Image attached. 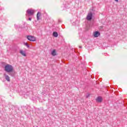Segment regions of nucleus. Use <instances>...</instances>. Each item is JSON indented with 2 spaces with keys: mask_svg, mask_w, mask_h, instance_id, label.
I'll use <instances>...</instances> for the list:
<instances>
[{
  "mask_svg": "<svg viewBox=\"0 0 127 127\" xmlns=\"http://www.w3.org/2000/svg\"><path fill=\"white\" fill-rule=\"evenodd\" d=\"M4 71L7 73H11L13 71V67L10 64H6L4 66Z\"/></svg>",
  "mask_w": 127,
  "mask_h": 127,
  "instance_id": "obj_1",
  "label": "nucleus"
},
{
  "mask_svg": "<svg viewBox=\"0 0 127 127\" xmlns=\"http://www.w3.org/2000/svg\"><path fill=\"white\" fill-rule=\"evenodd\" d=\"M34 12H35V11L32 9H28L26 11V16H30L31 15H33L34 14Z\"/></svg>",
  "mask_w": 127,
  "mask_h": 127,
  "instance_id": "obj_2",
  "label": "nucleus"
},
{
  "mask_svg": "<svg viewBox=\"0 0 127 127\" xmlns=\"http://www.w3.org/2000/svg\"><path fill=\"white\" fill-rule=\"evenodd\" d=\"M93 18V13L92 12H90L88 13V15L86 17V19L87 20H92V19Z\"/></svg>",
  "mask_w": 127,
  "mask_h": 127,
  "instance_id": "obj_3",
  "label": "nucleus"
},
{
  "mask_svg": "<svg viewBox=\"0 0 127 127\" xmlns=\"http://www.w3.org/2000/svg\"><path fill=\"white\" fill-rule=\"evenodd\" d=\"M27 38L29 41H35L36 40L35 37L32 36H27Z\"/></svg>",
  "mask_w": 127,
  "mask_h": 127,
  "instance_id": "obj_4",
  "label": "nucleus"
},
{
  "mask_svg": "<svg viewBox=\"0 0 127 127\" xmlns=\"http://www.w3.org/2000/svg\"><path fill=\"white\" fill-rule=\"evenodd\" d=\"M4 76L5 80H6L7 82H10V78L9 77V76L6 75L5 73L4 74Z\"/></svg>",
  "mask_w": 127,
  "mask_h": 127,
  "instance_id": "obj_5",
  "label": "nucleus"
},
{
  "mask_svg": "<svg viewBox=\"0 0 127 127\" xmlns=\"http://www.w3.org/2000/svg\"><path fill=\"white\" fill-rule=\"evenodd\" d=\"M94 37H99L100 36V32L98 31H96L93 33Z\"/></svg>",
  "mask_w": 127,
  "mask_h": 127,
  "instance_id": "obj_6",
  "label": "nucleus"
},
{
  "mask_svg": "<svg viewBox=\"0 0 127 127\" xmlns=\"http://www.w3.org/2000/svg\"><path fill=\"white\" fill-rule=\"evenodd\" d=\"M20 54H21V55H22V56L26 57V54L25 53V51H24L22 50H20Z\"/></svg>",
  "mask_w": 127,
  "mask_h": 127,
  "instance_id": "obj_7",
  "label": "nucleus"
},
{
  "mask_svg": "<svg viewBox=\"0 0 127 127\" xmlns=\"http://www.w3.org/2000/svg\"><path fill=\"white\" fill-rule=\"evenodd\" d=\"M40 16H41V13L40 12H38L37 14V20H39V19H40Z\"/></svg>",
  "mask_w": 127,
  "mask_h": 127,
  "instance_id": "obj_8",
  "label": "nucleus"
},
{
  "mask_svg": "<svg viewBox=\"0 0 127 127\" xmlns=\"http://www.w3.org/2000/svg\"><path fill=\"white\" fill-rule=\"evenodd\" d=\"M96 101H97V102H98V103H101V102H102V101H103V99L101 97L99 96L96 99Z\"/></svg>",
  "mask_w": 127,
  "mask_h": 127,
  "instance_id": "obj_9",
  "label": "nucleus"
},
{
  "mask_svg": "<svg viewBox=\"0 0 127 127\" xmlns=\"http://www.w3.org/2000/svg\"><path fill=\"white\" fill-rule=\"evenodd\" d=\"M51 54L53 56H56V50H53Z\"/></svg>",
  "mask_w": 127,
  "mask_h": 127,
  "instance_id": "obj_10",
  "label": "nucleus"
},
{
  "mask_svg": "<svg viewBox=\"0 0 127 127\" xmlns=\"http://www.w3.org/2000/svg\"><path fill=\"white\" fill-rule=\"evenodd\" d=\"M53 35L54 37H58V33L57 32H54L53 33Z\"/></svg>",
  "mask_w": 127,
  "mask_h": 127,
  "instance_id": "obj_11",
  "label": "nucleus"
},
{
  "mask_svg": "<svg viewBox=\"0 0 127 127\" xmlns=\"http://www.w3.org/2000/svg\"><path fill=\"white\" fill-rule=\"evenodd\" d=\"M24 45L26 46L28 48H29L30 46L28 44V43H24Z\"/></svg>",
  "mask_w": 127,
  "mask_h": 127,
  "instance_id": "obj_12",
  "label": "nucleus"
},
{
  "mask_svg": "<svg viewBox=\"0 0 127 127\" xmlns=\"http://www.w3.org/2000/svg\"><path fill=\"white\" fill-rule=\"evenodd\" d=\"M9 75H10V76H11L12 77H13V75H14L13 73H10Z\"/></svg>",
  "mask_w": 127,
  "mask_h": 127,
  "instance_id": "obj_13",
  "label": "nucleus"
},
{
  "mask_svg": "<svg viewBox=\"0 0 127 127\" xmlns=\"http://www.w3.org/2000/svg\"><path fill=\"white\" fill-rule=\"evenodd\" d=\"M28 20H30V21H31V18L29 17V19H28Z\"/></svg>",
  "mask_w": 127,
  "mask_h": 127,
  "instance_id": "obj_14",
  "label": "nucleus"
},
{
  "mask_svg": "<svg viewBox=\"0 0 127 127\" xmlns=\"http://www.w3.org/2000/svg\"><path fill=\"white\" fill-rule=\"evenodd\" d=\"M89 97H90V95H88L87 96H86V98H89Z\"/></svg>",
  "mask_w": 127,
  "mask_h": 127,
  "instance_id": "obj_15",
  "label": "nucleus"
},
{
  "mask_svg": "<svg viewBox=\"0 0 127 127\" xmlns=\"http://www.w3.org/2000/svg\"><path fill=\"white\" fill-rule=\"evenodd\" d=\"M116 1V2H119V0H115Z\"/></svg>",
  "mask_w": 127,
  "mask_h": 127,
  "instance_id": "obj_16",
  "label": "nucleus"
},
{
  "mask_svg": "<svg viewBox=\"0 0 127 127\" xmlns=\"http://www.w3.org/2000/svg\"><path fill=\"white\" fill-rule=\"evenodd\" d=\"M79 48H82V46H79Z\"/></svg>",
  "mask_w": 127,
  "mask_h": 127,
  "instance_id": "obj_17",
  "label": "nucleus"
}]
</instances>
